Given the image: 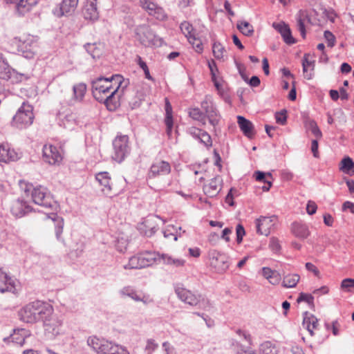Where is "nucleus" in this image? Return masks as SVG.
<instances>
[{
    "instance_id": "obj_64",
    "label": "nucleus",
    "mask_w": 354,
    "mask_h": 354,
    "mask_svg": "<svg viewBox=\"0 0 354 354\" xmlns=\"http://www.w3.org/2000/svg\"><path fill=\"white\" fill-rule=\"evenodd\" d=\"M347 209H349L352 214H354V203L350 201L344 202L342 205V210L346 211Z\"/></svg>"
},
{
    "instance_id": "obj_42",
    "label": "nucleus",
    "mask_w": 354,
    "mask_h": 354,
    "mask_svg": "<svg viewBox=\"0 0 354 354\" xmlns=\"http://www.w3.org/2000/svg\"><path fill=\"white\" fill-rule=\"evenodd\" d=\"M189 115L194 120H198L203 124H205V115L203 111H201L198 108L192 109L189 111Z\"/></svg>"
},
{
    "instance_id": "obj_23",
    "label": "nucleus",
    "mask_w": 354,
    "mask_h": 354,
    "mask_svg": "<svg viewBox=\"0 0 354 354\" xmlns=\"http://www.w3.org/2000/svg\"><path fill=\"white\" fill-rule=\"evenodd\" d=\"M291 231L295 236L301 239H306L310 234V232L306 224L301 222L295 221L292 223Z\"/></svg>"
},
{
    "instance_id": "obj_15",
    "label": "nucleus",
    "mask_w": 354,
    "mask_h": 354,
    "mask_svg": "<svg viewBox=\"0 0 354 354\" xmlns=\"http://www.w3.org/2000/svg\"><path fill=\"white\" fill-rule=\"evenodd\" d=\"M272 27L278 31L281 35L284 42L288 45H292L296 43V39L292 35V31L288 24L284 21L279 23L274 22Z\"/></svg>"
},
{
    "instance_id": "obj_22",
    "label": "nucleus",
    "mask_w": 354,
    "mask_h": 354,
    "mask_svg": "<svg viewBox=\"0 0 354 354\" xmlns=\"http://www.w3.org/2000/svg\"><path fill=\"white\" fill-rule=\"evenodd\" d=\"M297 24L301 37L304 39L306 35V23H311V19L306 10H300L296 15Z\"/></svg>"
},
{
    "instance_id": "obj_7",
    "label": "nucleus",
    "mask_w": 354,
    "mask_h": 354,
    "mask_svg": "<svg viewBox=\"0 0 354 354\" xmlns=\"http://www.w3.org/2000/svg\"><path fill=\"white\" fill-rule=\"evenodd\" d=\"M33 107L24 102L12 118V125L18 129H24L31 125L34 120Z\"/></svg>"
},
{
    "instance_id": "obj_60",
    "label": "nucleus",
    "mask_w": 354,
    "mask_h": 354,
    "mask_svg": "<svg viewBox=\"0 0 354 354\" xmlns=\"http://www.w3.org/2000/svg\"><path fill=\"white\" fill-rule=\"evenodd\" d=\"M311 317H304L303 320V325L306 327V329L309 331L311 335H313L314 333L311 328Z\"/></svg>"
},
{
    "instance_id": "obj_4",
    "label": "nucleus",
    "mask_w": 354,
    "mask_h": 354,
    "mask_svg": "<svg viewBox=\"0 0 354 354\" xmlns=\"http://www.w3.org/2000/svg\"><path fill=\"white\" fill-rule=\"evenodd\" d=\"M142 268L151 266L154 262H161L174 267H182L185 265V261L182 259H175L166 254H159L146 251L138 254Z\"/></svg>"
},
{
    "instance_id": "obj_52",
    "label": "nucleus",
    "mask_w": 354,
    "mask_h": 354,
    "mask_svg": "<svg viewBox=\"0 0 354 354\" xmlns=\"http://www.w3.org/2000/svg\"><path fill=\"white\" fill-rule=\"evenodd\" d=\"M127 245L128 243L127 239L124 238L118 239L117 243L115 244V248L118 251L120 252H124L127 249Z\"/></svg>"
},
{
    "instance_id": "obj_32",
    "label": "nucleus",
    "mask_w": 354,
    "mask_h": 354,
    "mask_svg": "<svg viewBox=\"0 0 354 354\" xmlns=\"http://www.w3.org/2000/svg\"><path fill=\"white\" fill-rule=\"evenodd\" d=\"M237 29L244 35L250 37L254 33L253 26L246 21H239L236 24Z\"/></svg>"
},
{
    "instance_id": "obj_3",
    "label": "nucleus",
    "mask_w": 354,
    "mask_h": 354,
    "mask_svg": "<svg viewBox=\"0 0 354 354\" xmlns=\"http://www.w3.org/2000/svg\"><path fill=\"white\" fill-rule=\"evenodd\" d=\"M117 84L118 90L122 88L123 91L128 85L129 80H124L120 75H113L110 77H104L103 76L98 77L91 81L92 93L94 98L99 102L104 100L103 94L109 93L112 88V82Z\"/></svg>"
},
{
    "instance_id": "obj_16",
    "label": "nucleus",
    "mask_w": 354,
    "mask_h": 354,
    "mask_svg": "<svg viewBox=\"0 0 354 354\" xmlns=\"http://www.w3.org/2000/svg\"><path fill=\"white\" fill-rule=\"evenodd\" d=\"M32 207L21 198L14 201L10 207L12 214L18 218L25 216L27 213L32 212Z\"/></svg>"
},
{
    "instance_id": "obj_63",
    "label": "nucleus",
    "mask_w": 354,
    "mask_h": 354,
    "mask_svg": "<svg viewBox=\"0 0 354 354\" xmlns=\"http://www.w3.org/2000/svg\"><path fill=\"white\" fill-rule=\"evenodd\" d=\"M250 86L252 87H256L260 84V79L257 75H253L250 79H248V81L246 82Z\"/></svg>"
},
{
    "instance_id": "obj_37",
    "label": "nucleus",
    "mask_w": 354,
    "mask_h": 354,
    "mask_svg": "<svg viewBox=\"0 0 354 354\" xmlns=\"http://www.w3.org/2000/svg\"><path fill=\"white\" fill-rule=\"evenodd\" d=\"M53 220L55 222L56 237L57 239H59L63 232L64 219L62 217H60L57 214H54Z\"/></svg>"
},
{
    "instance_id": "obj_62",
    "label": "nucleus",
    "mask_w": 354,
    "mask_h": 354,
    "mask_svg": "<svg viewBox=\"0 0 354 354\" xmlns=\"http://www.w3.org/2000/svg\"><path fill=\"white\" fill-rule=\"evenodd\" d=\"M262 272L263 275L268 279L274 277V275L277 273L276 271H273L269 268H263Z\"/></svg>"
},
{
    "instance_id": "obj_8",
    "label": "nucleus",
    "mask_w": 354,
    "mask_h": 354,
    "mask_svg": "<svg viewBox=\"0 0 354 354\" xmlns=\"http://www.w3.org/2000/svg\"><path fill=\"white\" fill-rule=\"evenodd\" d=\"M15 39L17 50L23 57L27 59L34 57L37 49V41L34 37L28 35Z\"/></svg>"
},
{
    "instance_id": "obj_9",
    "label": "nucleus",
    "mask_w": 354,
    "mask_h": 354,
    "mask_svg": "<svg viewBox=\"0 0 354 354\" xmlns=\"http://www.w3.org/2000/svg\"><path fill=\"white\" fill-rule=\"evenodd\" d=\"M45 333L50 339L64 334L66 330L63 325V321L53 313L50 316L44 320Z\"/></svg>"
},
{
    "instance_id": "obj_19",
    "label": "nucleus",
    "mask_w": 354,
    "mask_h": 354,
    "mask_svg": "<svg viewBox=\"0 0 354 354\" xmlns=\"http://www.w3.org/2000/svg\"><path fill=\"white\" fill-rule=\"evenodd\" d=\"M78 0H62L59 8L55 10V14L59 17L71 15L75 12Z\"/></svg>"
},
{
    "instance_id": "obj_28",
    "label": "nucleus",
    "mask_w": 354,
    "mask_h": 354,
    "mask_svg": "<svg viewBox=\"0 0 354 354\" xmlns=\"http://www.w3.org/2000/svg\"><path fill=\"white\" fill-rule=\"evenodd\" d=\"M339 169L348 176L354 175V161L348 156L344 157L340 162Z\"/></svg>"
},
{
    "instance_id": "obj_45",
    "label": "nucleus",
    "mask_w": 354,
    "mask_h": 354,
    "mask_svg": "<svg viewBox=\"0 0 354 354\" xmlns=\"http://www.w3.org/2000/svg\"><path fill=\"white\" fill-rule=\"evenodd\" d=\"M138 64L140 66V67L143 70L145 73V77L148 80H153L152 77L150 75L149 68L144 61H142V58L140 56H138Z\"/></svg>"
},
{
    "instance_id": "obj_51",
    "label": "nucleus",
    "mask_w": 354,
    "mask_h": 354,
    "mask_svg": "<svg viewBox=\"0 0 354 354\" xmlns=\"http://www.w3.org/2000/svg\"><path fill=\"white\" fill-rule=\"evenodd\" d=\"M324 37L325 39L328 41V46L332 48L335 46V37L330 31L325 30L324 32Z\"/></svg>"
},
{
    "instance_id": "obj_47",
    "label": "nucleus",
    "mask_w": 354,
    "mask_h": 354,
    "mask_svg": "<svg viewBox=\"0 0 354 354\" xmlns=\"http://www.w3.org/2000/svg\"><path fill=\"white\" fill-rule=\"evenodd\" d=\"M275 119L278 124H285L287 121V111L282 109L280 112H277L275 114Z\"/></svg>"
},
{
    "instance_id": "obj_38",
    "label": "nucleus",
    "mask_w": 354,
    "mask_h": 354,
    "mask_svg": "<svg viewBox=\"0 0 354 354\" xmlns=\"http://www.w3.org/2000/svg\"><path fill=\"white\" fill-rule=\"evenodd\" d=\"M260 351L262 354H277V348L271 342H265L261 344Z\"/></svg>"
},
{
    "instance_id": "obj_12",
    "label": "nucleus",
    "mask_w": 354,
    "mask_h": 354,
    "mask_svg": "<svg viewBox=\"0 0 354 354\" xmlns=\"http://www.w3.org/2000/svg\"><path fill=\"white\" fill-rule=\"evenodd\" d=\"M201 109L205 111V119L207 118L210 124L215 127L218 122V111L210 96H205L201 102Z\"/></svg>"
},
{
    "instance_id": "obj_57",
    "label": "nucleus",
    "mask_w": 354,
    "mask_h": 354,
    "mask_svg": "<svg viewBox=\"0 0 354 354\" xmlns=\"http://www.w3.org/2000/svg\"><path fill=\"white\" fill-rule=\"evenodd\" d=\"M318 147H319V144H318L317 140V139L313 140L311 142V151L315 158L319 157Z\"/></svg>"
},
{
    "instance_id": "obj_50",
    "label": "nucleus",
    "mask_w": 354,
    "mask_h": 354,
    "mask_svg": "<svg viewBox=\"0 0 354 354\" xmlns=\"http://www.w3.org/2000/svg\"><path fill=\"white\" fill-rule=\"evenodd\" d=\"M236 242L240 244L242 241L243 236L245 234V231L243 226L241 224H238L236 227Z\"/></svg>"
},
{
    "instance_id": "obj_48",
    "label": "nucleus",
    "mask_w": 354,
    "mask_h": 354,
    "mask_svg": "<svg viewBox=\"0 0 354 354\" xmlns=\"http://www.w3.org/2000/svg\"><path fill=\"white\" fill-rule=\"evenodd\" d=\"M163 235L165 238L174 236V241L178 240V235L177 234V230L174 227V225L169 226L167 229L163 231Z\"/></svg>"
},
{
    "instance_id": "obj_33",
    "label": "nucleus",
    "mask_w": 354,
    "mask_h": 354,
    "mask_svg": "<svg viewBox=\"0 0 354 354\" xmlns=\"http://www.w3.org/2000/svg\"><path fill=\"white\" fill-rule=\"evenodd\" d=\"M300 279L297 274H288L283 277L282 285L285 288L295 287Z\"/></svg>"
},
{
    "instance_id": "obj_26",
    "label": "nucleus",
    "mask_w": 354,
    "mask_h": 354,
    "mask_svg": "<svg viewBox=\"0 0 354 354\" xmlns=\"http://www.w3.org/2000/svg\"><path fill=\"white\" fill-rule=\"evenodd\" d=\"M84 15L87 19L95 20L98 18L97 0H86Z\"/></svg>"
},
{
    "instance_id": "obj_43",
    "label": "nucleus",
    "mask_w": 354,
    "mask_h": 354,
    "mask_svg": "<svg viewBox=\"0 0 354 354\" xmlns=\"http://www.w3.org/2000/svg\"><path fill=\"white\" fill-rule=\"evenodd\" d=\"M313 301L314 297L312 295L304 292L299 293V297L297 299V303L302 301L306 302L310 306H314Z\"/></svg>"
},
{
    "instance_id": "obj_54",
    "label": "nucleus",
    "mask_w": 354,
    "mask_h": 354,
    "mask_svg": "<svg viewBox=\"0 0 354 354\" xmlns=\"http://www.w3.org/2000/svg\"><path fill=\"white\" fill-rule=\"evenodd\" d=\"M235 62V64H236V66L239 71V73L240 74L241 78L246 82L248 81V76L246 75L245 74V67L243 66V64H241V63L236 62V60L234 61Z\"/></svg>"
},
{
    "instance_id": "obj_44",
    "label": "nucleus",
    "mask_w": 354,
    "mask_h": 354,
    "mask_svg": "<svg viewBox=\"0 0 354 354\" xmlns=\"http://www.w3.org/2000/svg\"><path fill=\"white\" fill-rule=\"evenodd\" d=\"M214 56L216 59H221L223 57L224 47L220 44L214 42L212 46Z\"/></svg>"
},
{
    "instance_id": "obj_31",
    "label": "nucleus",
    "mask_w": 354,
    "mask_h": 354,
    "mask_svg": "<svg viewBox=\"0 0 354 354\" xmlns=\"http://www.w3.org/2000/svg\"><path fill=\"white\" fill-rule=\"evenodd\" d=\"M216 180V178H212L209 184L203 185V192L209 197L216 196L219 192Z\"/></svg>"
},
{
    "instance_id": "obj_14",
    "label": "nucleus",
    "mask_w": 354,
    "mask_h": 354,
    "mask_svg": "<svg viewBox=\"0 0 354 354\" xmlns=\"http://www.w3.org/2000/svg\"><path fill=\"white\" fill-rule=\"evenodd\" d=\"M277 219V216L273 215L270 217L261 216L256 220L257 233L268 236L270 233V229L274 226Z\"/></svg>"
},
{
    "instance_id": "obj_21",
    "label": "nucleus",
    "mask_w": 354,
    "mask_h": 354,
    "mask_svg": "<svg viewBox=\"0 0 354 354\" xmlns=\"http://www.w3.org/2000/svg\"><path fill=\"white\" fill-rule=\"evenodd\" d=\"M6 3H15L19 15H24L37 3V0H6Z\"/></svg>"
},
{
    "instance_id": "obj_35",
    "label": "nucleus",
    "mask_w": 354,
    "mask_h": 354,
    "mask_svg": "<svg viewBox=\"0 0 354 354\" xmlns=\"http://www.w3.org/2000/svg\"><path fill=\"white\" fill-rule=\"evenodd\" d=\"M12 68L0 56V79L8 80L11 77Z\"/></svg>"
},
{
    "instance_id": "obj_24",
    "label": "nucleus",
    "mask_w": 354,
    "mask_h": 354,
    "mask_svg": "<svg viewBox=\"0 0 354 354\" xmlns=\"http://www.w3.org/2000/svg\"><path fill=\"white\" fill-rule=\"evenodd\" d=\"M18 158V154L14 149H10L3 145H0V162L16 161Z\"/></svg>"
},
{
    "instance_id": "obj_17",
    "label": "nucleus",
    "mask_w": 354,
    "mask_h": 354,
    "mask_svg": "<svg viewBox=\"0 0 354 354\" xmlns=\"http://www.w3.org/2000/svg\"><path fill=\"white\" fill-rule=\"evenodd\" d=\"M135 32L138 39L145 46L149 45L153 40L154 34L149 27L146 25L138 26L135 30Z\"/></svg>"
},
{
    "instance_id": "obj_2",
    "label": "nucleus",
    "mask_w": 354,
    "mask_h": 354,
    "mask_svg": "<svg viewBox=\"0 0 354 354\" xmlns=\"http://www.w3.org/2000/svg\"><path fill=\"white\" fill-rule=\"evenodd\" d=\"M53 313V306L44 301L36 300L26 305L19 312L20 319L26 323L44 322Z\"/></svg>"
},
{
    "instance_id": "obj_39",
    "label": "nucleus",
    "mask_w": 354,
    "mask_h": 354,
    "mask_svg": "<svg viewBox=\"0 0 354 354\" xmlns=\"http://www.w3.org/2000/svg\"><path fill=\"white\" fill-rule=\"evenodd\" d=\"M121 293L124 295L128 296L133 299V300L136 301H142L143 302H146V301L144 300V298H141L140 295L137 294V292L132 288L129 287H125L121 290Z\"/></svg>"
},
{
    "instance_id": "obj_27",
    "label": "nucleus",
    "mask_w": 354,
    "mask_h": 354,
    "mask_svg": "<svg viewBox=\"0 0 354 354\" xmlns=\"http://www.w3.org/2000/svg\"><path fill=\"white\" fill-rule=\"evenodd\" d=\"M111 178H95L96 183L102 186V191L106 195H116L120 192V189L113 186L111 182Z\"/></svg>"
},
{
    "instance_id": "obj_10",
    "label": "nucleus",
    "mask_w": 354,
    "mask_h": 354,
    "mask_svg": "<svg viewBox=\"0 0 354 354\" xmlns=\"http://www.w3.org/2000/svg\"><path fill=\"white\" fill-rule=\"evenodd\" d=\"M113 153L112 158L118 163L122 162L130 153L129 137L118 136L113 141Z\"/></svg>"
},
{
    "instance_id": "obj_29",
    "label": "nucleus",
    "mask_w": 354,
    "mask_h": 354,
    "mask_svg": "<svg viewBox=\"0 0 354 354\" xmlns=\"http://www.w3.org/2000/svg\"><path fill=\"white\" fill-rule=\"evenodd\" d=\"M118 91V88H115L109 96L104 97V100L102 102L109 111H115L120 106L119 101L115 97V95Z\"/></svg>"
},
{
    "instance_id": "obj_56",
    "label": "nucleus",
    "mask_w": 354,
    "mask_h": 354,
    "mask_svg": "<svg viewBox=\"0 0 354 354\" xmlns=\"http://www.w3.org/2000/svg\"><path fill=\"white\" fill-rule=\"evenodd\" d=\"M141 3H142L143 8L149 11H154L156 8V4L147 0H142Z\"/></svg>"
},
{
    "instance_id": "obj_1",
    "label": "nucleus",
    "mask_w": 354,
    "mask_h": 354,
    "mask_svg": "<svg viewBox=\"0 0 354 354\" xmlns=\"http://www.w3.org/2000/svg\"><path fill=\"white\" fill-rule=\"evenodd\" d=\"M19 185L21 191L28 196L31 194L32 201L45 209L56 211L58 207L57 202L53 198V195L48 189L44 186L39 185L34 187L24 179L19 181Z\"/></svg>"
},
{
    "instance_id": "obj_55",
    "label": "nucleus",
    "mask_w": 354,
    "mask_h": 354,
    "mask_svg": "<svg viewBox=\"0 0 354 354\" xmlns=\"http://www.w3.org/2000/svg\"><path fill=\"white\" fill-rule=\"evenodd\" d=\"M317 205L314 201H309L306 205V212L309 215H313L316 213Z\"/></svg>"
},
{
    "instance_id": "obj_49",
    "label": "nucleus",
    "mask_w": 354,
    "mask_h": 354,
    "mask_svg": "<svg viewBox=\"0 0 354 354\" xmlns=\"http://www.w3.org/2000/svg\"><path fill=\"white\" fill-rule=\"evenodd\" d=\"M341 288L346 291H351V288H354V279L346 278L342 280Z\"/></svg>"
},
{
    "instance_id": "obj_59",
    "label": "nucleus",
    "mask_w": 354,
    "mask_h": 354,
    "mask_svg": "<svg viewBox=\"0 0 354 354\" xmlns=\"http://www.w3.org/2000/svg\"><path fill=\"white\" fill-rule=\"evenodd\" d=\"M234 191L233 188H231L225 196V203H227L230 206L234 207L235 205V202L234 201V197L232 194V192Z\"/></svg>"
},
{
    "instance_id": "obj_18",
    "label": "nucleus",
    "mask_w": 354,
    "mask_h": 354,
    "mask_svg": "<svg viewBox=\"0 0 354 354\" xmlns=\"http://www.w3.org/2000/svg\"><path fill=\"white\" fill-rule=\"evenodd\" d=\"M44 160L50 165L59 162L62 158L56 147L45 145L43 148Z\"/></svg>"
},
{
    "instance_id": "obj_61",
    "label": "nucleus",
    "mask_w": 354,
    "mask_h": 354,
    "mask_svg": "<svg viewBox=\"0 0 354 354\" xmlns=\"http://www.w3.org/2000/svg\"><path fill=\"white\" fill-rule=\"evenodd\" d=\"M165 122L167 126V133H169L173 128L172 115H166Z\"/></svg>"
},
{
    "instance_id": "obj_6",
    "label": "nucleus",
    "mask_w": 354,
    "mask_h": 354,
    "mask_svg": "<svg viewBox=\"0 0 354 354\" xmlns=\"http://www.w3.org/2000/svg\"><path fill=\"white\" fill-rule=\"evenodd\" d=\"M175 292L178 297L185 304L192 306H198V308L207 310L210 306L207 299L201 295H195L190 290L182 286L175 287Z\"/></svg>"
},
{
    "instance_id": "obj_5",
    "label": "nucleus",
    "mask_w": 354,
    "mask_h": 354,
    "mask_svg": "<svg viewBox=\"0 0 354 354\" xmlns=\"http://www.w3.org/2000/svg\"><path fill=\"white\" fill-rule=\"evenodd\" d=\"M87 344L97 354H129L124 348L96 336L89 337Z\"/></svg>"
},
{
    "instance_id": "obj_11",
    "label": "nucleus",
    "mask_w": 354,
    "mask_h": 354,
    "mask_svg": "<svg viewBox=\"0 0 354 354\" xmlns=\"http://www.w3.org/2000/svg\"><path fill=\"white\" fill-rule=\"evenodd\" d=\"M160 218L155 215H149L138 225V230L140 234L147 236H152L158 230L157 220Z\"/></svg>"
},
{
    "instance_id": "obj_41",
    "label": "nucleus",
    "mask_w": 354,
    "mask_h": 354,
    "mask_svg": "<svg viewBox=\"0 0 354 354\" xmlns=\"http://www.w3.org/2000/svg\"><path fill=\"white\" fill-rule=\"evenodd\" d=\"M307 129L311 131L317 139L322 138V133L314 120H310L307 123Z\"/></svg>"
},
{
    "instance_id": "obj_53",
    "label": "nucleus",
    "mask_w": 354,
    "mask_h": 354,
    "mask_svg": "<svg viewBox=\"0 0 354 354\" xmlns=\"http://www.w3.org/2000/svg\"><path fill=\"white\" fill-rule=\"evenodd\" d=\"M269 247L272 251L275 252H277L281 250V245L279 244V240L275 237H272L270 239Z\"/></svg>"
},
{
    "instance_id": "obj_46",
    "label": "nucleus",
    "mask_w": 354,
    "mask_h": 354,
    "mask_svg": "<svg viewBox=\"0 0 354 354\" xmlns=\"http://www.w3.org/2000/svg\"><path fill=\"white\" fill-rule=\"evenodd\" d=\"M198 136L201 142L204 143L206 146L212 145V139L210 136L205 131L198 130Z\"/></svg>"
},
{
    "instance_id": "obj_13",
    "label": "nucleus",
    "mask_w": 354,
    "mask_h": 354,
    "mask_svg": "<svg viewBox=\"0 0 354 354\" xmlns=\"http://www.w3.org/2000/svg\"><path fill=\"white\" fill-rule=\"evenodd\" d=\"M211 258V266L214 267L217 272H225L229 268L228 257L218 251L213 250L209 253Z\"/></svg>"
},
{
    "instance_id": "obj_36",
    "label": "nucleus",
    "mask_w": 354,
    "mask_h": 354,
    "mask_svg": "<svg viewBox=\"0 0 354 354\" xmlns=\"http://www.w3.org/2000/svg\"><path fill=\"white\" fill-rule=\"evenodd\" d=\"M86 91V85L84 83H79L73 87V97L77 100H82Z\"/></svg>"
},
{
    "instance_id": "obj_25",
    "label": "nucleus",
    "mask_w": 354,
    "mask_h": 354,
    "mask_svg": "<svg viewBox=\"0 0 354 354\" xmlns=\"http://www.w3.org/2000/svg\"><path fill=\"white\" fill-rule=\"evenodd\" d=\"M171 167L169 162L165 161H159L154 162L151 166L150 171L154 176H165L169 173Z\"/></svg>"
},
{
    "instance_id": "obj_58",
    "label": "nucleus",
    "mask_w": 354,
    "mask_h": 354,
    "mask_svg": "<svg viewBox=\"0 0 354 354\" xmlns=\"http://www.w3.org/2000/svg\"><path fill=\"white\" fill-rule=\"evenodd\" d=\"M273 172H274V170L271 171L264 172L261 171H256L254 174L252 175V177L256 178H261V177H272L273 175Z\"/></svg>"
},
{
    "instance_id": "obj_40",
    "label": "nucleus",
    "mask_w": 354,
    "mask_h": 354,
    "mask_svg": "<svg viewBox=\"0 0 354 354\" xmlns=\"http://www.w3.org/2000/svg\"><path fill=\"white\" fill-rule=\"evenodd\" d=\"M124 268L127 269H141L142 266H141L140 258L138 255L131 257L129 260L128 264L124 266Z\"/></svg>"
},
{
    "instance_id": "obj_30",
    "label": "nucleus",
    "mask_w": 354,
    "mask_h": 354,
    "mask_svg": "<svg viewBox=\"0 0 354 354\" xmlns=\"http://www.w3.org/2000/svg\"><path fill=\"white\" fill-rule=\"evenodd\" d=\"M309 57V54H305L302 60L303 72L304 77L307 80L312 79L313 75V73H308V67L311 68V71H313L315 68V60H310Z\"/></svg>"
},
{
    "instance_id": "obj_20",
    "label": "nucleus",
    "mask_w": 354,
    "mask_h": 354,
    "mask_svg": "<svg viewBox=\"0 0 354 354\" xmlns=\"http://www.w3.org/2000/svg\"><path fill=\"white\" fill-rule=\"evenodd\" d=\"M237 123L241 131L243 132L245 136H246L249 139H252L254 137L256 134V131L254 129V126L252 122H250L249 120L246 119L243 116L238 115Z\"/></svg>"
},
{
    "instance_id": "obj_34",
    "label": "nucleus",
    "mask_w": 354,
    "mask_h": 354,
    "mask_svg": "<svg viewBox=\"0 0 354 354\" xmlns=\"http://www.w3.org/2000/svg\"><path fill=\"white\" fill-rule=\"evenodd\" d=\"M84 48L93 59L99 58L102 55V48L100 47V45L97 46L95 43H87L84 45Z\"/></svg>"
}]
</instances>
